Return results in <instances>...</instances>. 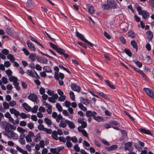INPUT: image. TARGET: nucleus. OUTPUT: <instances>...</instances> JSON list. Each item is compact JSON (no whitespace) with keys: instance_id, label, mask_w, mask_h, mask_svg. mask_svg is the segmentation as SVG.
I'll list each match as a JSON object with an SVG mask.
<instances>
[{"instance_id":"nucleus-52","label":"nucleus","mask_w":154,"mask_h":154,"mask_svg":"<svg viewBox=\"0 0 154 154\" xmlns=\"http://www.w3.org/2000/svg\"><path fill=\"white\" fill-rule=\"evenodd\" d=\"M63 119V117L60 114L58 115L56 118V121L58 123L60 122V120H61Z\"/></svg>"},{"instance_id":"nucleus-64","label":"nucleus","mask_w":154,"mask_h":154,"mask_svg":"<svg viewBox=\"0 0 154 154\" xmlns=\"http://www.w3.org/2000/svg\"><path fill=\"white\" fill-rule=\"evenodd\" d=\"M104 36L108 39H110L111 38L110 36L106 32H104L103 33Z\"/></svg>"},{"instance_id":"nucleus-35","label":"nucleus","mask_w":154,"mask_h":154,"mask_svg":"<svg viewBox=\"0 0 154 154\" xmlns=\"http://www.w3.org/2000/svg\"><path fill=\"white\" fill-rule=\"evenodd\" d=\"M7 57L8 59L10 60V61L12 62H13L15 60V58L14 57L13 55L11 54H8Z\"/></svg>"},{"instance_id":"nucleus-9","label":"nucleus","mask_w":154,"mask_h":154,"mask_svg":"<svg viewBox=\"0 0 154 154\" xmlns=\"http://www.w3.org/2000/svg\"><path fill=\"white\" fill-rule=\"evenodd\" d=\"M97 115V113L95 111H92L91 110H88L86 111V116L87 117H94Z\"/></svg>"},{"instance_id":"nucleus-41","label":"nucleus","mask_w":154,"mask_h":154,"mask_svg":"<svg viewBox=\"0 0 154 154\" xmlns=\"http://www.w3.org/2000/svg\"><path fill=\"white\" fill-rule=\"evenodd\" d=\"M49 44L51 47L53 49L55 50L56 51L57 48H58L57 45H55L51 42H49Z\"/></svg>"},{"instance_id":"nucleus-25","label":"nucleus","mask_w":154,"mask_h":154,"mask_svg":"<svg viewBox=\"0 0 154 154\" xmlns=\"http://www.w3.org/2000/svg\"><path fill=\"white\" fill-rule=\"evenodd\" d=\"M88 12L91 14H94L95 13L94 7L91 5L88 8Z\"/></svg>"},{"instance_id":"nucleus-46","label":"nucleus","mask_w":154,"mask_h":154,"mask_svg":"<svg viewBox=\"0 0 154 154\" xmlns=\"http://www.w3.org/2000/svg\"><path fill=\"white\" fill-rule=\"evenodd\" d=\"M38 106L37 105H35L32 108V112L33 113H36L37 112Z\"/></svg>"},{"instance_id":"nucleus-28","label":"nucleus","mask_w":154,"mask_h":154,"mask_svg":"<svg viewBox=\"0 0 154 154\" xmlns=\"http://www.w3.org/2000/svg\"><path fill=\"white\" fill-rule=\"evenodd\" d=\"M128 36L131 38H134L135 37V33L132 31H129L128 32Z\"/></svg>"},{"instance_id":"nucleus-62","label":"nucleus","mask_w":154,"mask_h":154,"mask_svg":"<svg viewBox=\"0 0 154 154\" xmlns=\"http://www.w3.org/2000/svg\"><path fill=\"white\" fill-rule=\"evenodd\" d=\"M21 85L23 88L24 89H26L27 88V85L24 82H21Z\"/></svg>"},{"instance_id":"nucleus-38","label":"nucleus","mask_w":154,"mask_h":154,"mask_svg":"<svg viewBox=\"0 0 154 154\" xmlns=\"http://www.w3.org/2000/svg\"><path fill=\"white\" fill-rule=\"evenodd\" d=\"M34 70H35L34 69H33L32 70H30L29 69H28L27 70V72L28 73V75L33 77L34 74Z\"/></svg>"},{"instance_id":"nucleus-32","label":"nucleus","mask_w":154,"mask_h":154,"mask_svg":"<svg viewBox=\"0 0 154 154\" xmlns=\"http://www.w3.org/2000/svg\"><path fill=\"white\" fill-rule=\"evenodd\" d=\"M94 119L96 120L97 122H100L102 121L103 120V118L100 116H96L94 117Z\"/></svg>"},{"instance_id":"nucleus-47","label":"nucleus","mask_w":154,"mask_h":154,"mask_svg":"<svg viewBox=\"0 0 154 154\" xmlns=\"http://www.w3.org/2000/svg\"><path fill=\"white\" fill-rule=\"evenodd\" d=\"M25 138H26V141L27 142H32V139L31 137L29 136L28 135H27L26 136H25Z\"/></svg>"},{"instance_id":"nucleus-33","label":"nucleus","mask_w":154,"mask_h":154,"mask_svg":"<svg viewBox=\"0 0 154 154\" xmlns=\"http://www.w3.org/2000/svg\"><path fill=\"white\" fill-rule=\"evenodd\" d=\"M78 106L82 110L84 111H87V108L86 107L84 106L81 103H79L78 104Z\"/></svg>"},{"instance_id":"nucleus-19","label":"nucleus","mask_w":154,"mask_h":154,"mask_svg":"<svg viewBox=\"0 0 154 154\" xmlns=\"http://www.w3.org/2000/svg\"><path fill=\"white\" fill-rule=\"evenodd\" d=\"M65 121L66 124L68 125L69 127L72 129H73L75 128V126L73 122H71L67 119L65 120Z\"/></svg>"},{"instance_id":"nucleus-15","label":"nucleus","mask_w":154,"mask_h":154,"mask_svg":"<svg viewBox=\"0 0 154 154\" xmlns=\"http://www.w3.org/2000/svg\"><path fill=\"white\" fill-rule=\"evenodd\" d=\"M146 36L147 38L151 41L153 37V34L151 31H148L146 33Z\"/></svg>"},{"instance_id":"nucleus-44","label":"nucleus","mask_w":154,"mask_h":154,"mask_svg":"<svg viewBox=\"0 0 154 154\" xmlns=\"http://www.w3.org/2000/svg\"><path fill=\"white\" fill-rule=\"evenodd\" d=\"M109 123L111 125H115L118 126H120V124H119V122L115 120L110 122Z\"/></svg>"},{"instance_id":"nucleus-59","label":"nucleus","mask_w":154,"mask_h":154,"mask_svg":"<svg viewBox=\"0 0 154 154\" xmlns=\"http://www.w3.org/2000/svg\"><path fill=\"white\" fill-rule=\"evenodd\" d=\"M9 105L11 106H15L16 104V102L14 100H12L9 103Z\"/></svg>"},{"instance_id":"nucleus-5","label":"nucleus","mask_w":154,"mask_h":154,"mask_svg":"<svg viewBox=\"0 0 154 154\" xmlns=\"http://www.w3.org/2000/svg\"><path fill=\"white\" fill-rule=\"evenodd\" d=\"M143 90L146 92L147 95L154 99V93L151 89L149 88H143Z\"/></svg>"},{"instance_id":"nucleus-23","label":"nucleus","mask_w":154,"mask_h":154,"mask_svg":"<svg viewBox=\"0 0 154 154\" xmlns=\"http://www.w3.org/2000/svg\"><path fill=\"white\" fill-rule=\"evenodd\" d=\"M26 5L27 7H32L34 6L35 3L32 0H29L26 2Z\"/></svg>"},{"instance_id":"nucleus-61","label":"nucleus","mask_w":154,"mask_h":154,"mask_svg":"<svg viewBox=\"0 0 154 154\" xmlns=\"http://www.w3.org/2000/svg\"><path fill=\"white\" fill-rule=\"evenodd\" d=\"M59 100L60 101H63L66 99V96L64 95L60 96L59 98Z\"/></svg>"},{"instance_id":"nucleus-45","label":"nucleus","mask_w":154,"mask_h":154,"mask_svg":"<svg viewBox=\"0 0 154 154\" xmlns=\"http://www.w3.org/2000/svg\"><path fill=\"white\" fill-rule=\"evenodd\" d=\"M120 41L124 44L126 43V41L124 37L122 36H120L119 37Z\"/></svg>"},{"instance_id":"nucleus-34","label":"nucleus","mask_w":154,"mask_h":154,"mask_svg":"<svg viewBox=\"0 0 154 154\" xmlns=\"http://www.w3.org/2000/svg\"><path fill=\"white\" fill-rule=\"evenodd\" d=\"M97 94H99L100 96L105 99H108V97L107 95L102 92H97Z\"/></svg>"},{"instance_id":"nucleus-36","label":"nucleus","mask_w":154,"mask_h":154,"mask_svg":"<svg viewBox=\"0 0 154 154\" xmlns=\"http://www.w3.org/2000/svg\"><path fill=\"white\" fill-rule=\"evenodd\" d=\"M102 8L103 10H108L110 9V7L107 3V4H103L102 5Z\"/></svg>"},{"instance_id":"nucleus-6","label":"nucleus","mask_w":154,"mask_h":154,"mask_svg":"<svg viewBox=\"0 0 154 154\" xmlns=\"http://www.w3.org/2000/svg\"><path fill=\"white\" fill-rule=\"evenodd\" d=\"M71 87L73 91L78 92H79L81 90L80 87L76 83H72L71 84Z\"/></svg>"},{"instance_id":"nucleus-14","label":"nucleus","mask_w":154,"mask_h":154,"mask_svg":"<svg viewBox=\"0 0 154 154\" xmlns=\"http://www.w3.org/2000/svg\"><path fill=\"white\" fill-rule=\"evenodd\" d=\"M118 148V146L116 144L113 145L110 147H106L105 149L108 151H110L116 149Z\"/></svg>"},{"instance_id":"nucleus-58","label":"nucleus","mask_w":154,"mask_h":154,"mask_svg":"<svg viewBox=\"0 0 154 154\" xmlns=\"http://www.w3.org/2000/svg\"><path fill=\"white\" fill-rule=\"evenodd\" d=\"M58 139L60 142H63V143H65L66 141L65 137L63 136L59 137Z\"/></svg>"},{"instance_id":"nucleus-7","label":"nucleus","mask_w":154,"mask_h":154,"mask_svg":"<svg viewBox=\"0 0 154 154\" xmlns=\"http://www.w3.org/2000/svg\"><path fill=\"white\" fill-rule=\"evenodd\" d=\"M132 145L133 143L131 142H128L125 143V150H128L129 151H132L131 148Z\"/></svg>"},{"instance_id":"nucleus-53","label":"nucleus","mask_w":154,"mask_h":154,"mask_svg":"<svg viewBox=\"0 0 154 154\" xmlns=\"http://www.w3.org/2000/svg\"><path fill=\"white\" fill-rule=\"evenodd\" d=\"M22 51L26 56L29 55L30 54V53L25 48H23Z\"/></svg>"},{"instance_id":"nucleus-21","label":"nucleus","mask_w":154,"mask_h":154,"mask_svg":"<svg viewBox=\"0 0 154 154\" xmlns=\"http://www.w3.org/2000/svg\"><path fill=\"white\" fill-rule=\"evenodd\" d=\"M131 44L133 47V48L135 49L136 52H137L138 50V47L136 42L134 40L132 41L131 42Z\"/></svg>"},{"instance_id":"nucleus-63","label":"nucleus","mask_w":154,"mask_h":154,"mask_svg":"<svg viewBox=\"0 0 154 154\" xmlns=\"http://www.w3.org/2000/svg\"><path fill=\"white\" fill-rule=\"evenodd\" d=\"M41 138V137L40 135V134H39L37 136V137L34 139V141L35 142H38L39 141V140H40Z\"/></svg>"},{"instance_id":"nucleus-42","label":"nucleus","mask_w":154,"mask_h":154,"mask_svg":"<svg viewBox=\"0 0 154 154\" xmlns=\"http://www.w3.org/2000/svg\"><path fill=\"white\" fill-rule=\"evenodd\" d=\"M56 107L59 111L62 112V108L59 103H58L56 104Z\"/></svg>"},{"instance_id":"nucleus-43","label":"nucleus","mask_w":154,"mask_h":154,"mask_svg":"<svg viewBox=\"0 0 154 154\" xmlns=\"http://www.w3.org/2000/svg\"><path fill=\"white\" fill-rule=\"evenodd\" d=\"M9 78L11 82L13 81V82L16 80V79H17V77L14 76L12 75L10 76L9 77Z\"/></svg>"},{"instance_id":"nucleus-17","label":"nucleus","mask_w":154,"mask_h":154,"mask_svg":"<svg viewBox=\"0 0 154 154\" xmlns=\"http://www.w3.org/2000/svg\"><path fill=\"white\" fill-rule=\"evenodd\" d=\"M141 14L143 18L144 19H146L149 16V13L146 10H143Z\"/></svg>"},{"instance_id":"nucleus-51","label":"nucleus","mask_w":154,"mask_h":154,"mask_svg":"<svg viewBox=\"0 0 154 154\" xmlns=\"http://www.w3.org/2000/svg\"><path fill=\"white\" fill-rule=\"evenodd\" d=\"M73 148L77 152H79L80 151V148L77 144L74 146Z\"/></svg>"},{"instance_id":"nucleus-30","label":"nucleus","mask_w":154,"mask_h":154,"mask_svg":"<svg viewBox=\"0 0 154 154\" xmlns=\"http://www.w3.org/2000/svg\"><path fill=\"white\" fill-rule=\"evenodd\" d=\"M36 57V55L35 54L32 53L30 55L29 57L31 59L32 62H33L35 60Z\"/></svg>"},{"instance_id":"nucleus-13","label":"nucleus","mask_w":154,"mask_h":154,"mask_svg":"<svg viewBox=\"0 0 154 154\" xmlns=\"http://www.w3.org/2000/svg\"><path fill=\"white\" fill-rule=\"evenodd\" d=\"M104 81L106 85H107L109 88L112 89H115L116 88L115 86L112 84V83L107 80H104Z\"/></svg>"},{"instance_id":"nucleus-12","label":"nucleus","mask_w":154,"mask_h":154,"mask_svg":"<svg viewBox=\"0 0 154 154\" xmlns=\"http://www.w3.org/2000/svg\"><path fill=\"white\" fill-rule=\"evenodd\" d=\"M140 131L142 133H144L145 134L152 136L153 134L151 132L150 130L146 129L145 128H140Z\"/></svg>"},{"instance_id":"nucleus-2","label":"nucleus","mask_w":154,"mask_h":154,"mask_svg":"<svg viewBox=\"0 0 154 154\" xmlns=\"http://www.w3.org/2000/svg\"><path fill=\"white\" fill-rule=\"evenodd\" d=\"M14 125H11L9 123H7L5 127V131L3 132V134H4L5 133L8 132V131L11 130V129H13L14 130L16 129V127H15L14 128H13Z\"/></svg>"},{"instance_id":"nucleus-1","label":"nucleus","mask_w":154,"mask_h":154,"mask_svg":"<svg viewBox=\"0 0 154 154\" xmlns=\"http://www.w3.org/2000/svg\"><path fill=\"white\" fill-rule=\"evenodd\" d=\"M56 51L59 54L63 55L64 57L66 59L69 57V55L65 53L66 51L64 49L58 47L56 50Z\"/></svg>"},{"instance_id":"nucleus-56","label":"nucleus","mask_w":154,"mask_h":154,"mask_svg":"<svg viewBox=\"0 0 154 154\" xmlns=\"http://www.w3.org/2000/svg\"><path fill=\"white\" fill-rule=\"evenodd\" d=\"M54 77L57 80L59 79V74L57 72H55Z\"/></svg>"},{"instance_id":"nucleus-3","label":"nucleus","mask_w":154,"mask_h":154,"mask_svg":"<svg viewBox=\"0 0 154 154\" xmlns=\"http://www.w3.org/2000/svg\"><path fill=\"white\" fill-rule=\"evenodd\" d=\"M107 3L110 7V9H115L117 8V4L114 0H108Z\"/></svg>"},{"instance_id":"nucleus-20","label":"nucleus","mask_w":154,"mask_h":154,"mask_svg":"<svg viewBox=\"0 0 154 154\" xmlns=\"http://www.w3.org/2000/svg\"><path fill=\"white\" fill-rule=\"evenodd\" d=\"M22 106L25 110L28 111H30L32 109L31 107L26 103H23Z\"/></svg>"},{"instance_id":"nucleus-40","label":"nucleus","mask_w":154,"mask_h":154,"mask_svg":"<svg viewBox=\"0 0 154 154\" xmlns=\"http://www.w3.org/2000/svg\"><path fill=\"white\" fill-rule=\"evenodd\" d=\"M45 122L46 124L48 125H51L52 124L51 122L48 118H46L44 119Z\"/></svg>"},{"instance_id":"nucleus-55","label":"nucleus","mask_w":154,"mask_h":154,"mask_svg":"<svg viewBox=\"0 0 154 154\" xmlns=\"http://www.w3.org/2000/svg\"><path fill=\"white\" fill-rule=\"evenodd\" d=\"M45 132L47 133L50 134L52 133V130L50 128H45V129H44V131Z\"/></svg>"},{"instance_id":"nucleus-57","label":"nucleus","mask_w":154,"mask_h":154,"mask_svg":"<svg viewBox=\"0 0 154 154\" xmlns=\"http://www.w3.org/2000/svg\"><path fill=\"white\" fill-rule=\"evenodd\" d=\"M2 53L5 55H7L8 54L9 51L8 50L6 49H4L2 51Z\"/></svg>"},{"instance_id":"nucleus-39","label":"nucleus","mask_w":154,"mask_h":154,"mask_svg":"<svg viewBox=\"0 0 154 154\" xmlns=\"http://www.w3.org/2000/svg\"><path fill=\"white\" fill-rule=\"evenodd\" d=\"M134 62L138 66L139 68H141L142 66V63L138 60L135 61L133 60Z\"/></svg>"},{"instance_id":"nucleus-49","label":"nucleus","mask_w":154,"mask_h":154,"mask_svg":"<svg viewBox=\"0 0 154 154\" xmlns=\"http://www.w3.org/2000/svg\"><path fill=\"white\" fill-rule=\"evenodd\" d=\"M3 105L4 107L6 109H8L9 108V104L6 101L3 103Z\"/></svg>"},{"instance_id":"nucleus-27","label":"nucleus","mask_w":154,"mask_h":154,"mask_svg":"<svg viewBox=\"0 0 154 154\" xmlns=\"http://www.w3.org/2000/svg\"><path fill=\"white\" fill-rule=\"evenodd\" d=\"M43 70L45 72L50 73L52 72V70L48 66H46L43 68Z\"/></svg>"},{"instance_id":"nucleus-22","label":"nucleus","mask_w":154,"mask_h":154,"mask_svg":"<svg viewBox=\"0 0 154 154\" xmlns=\"http://www.w3.org/2000/svg\"><path fill=\"white\" fill-rule=\"evenodd\" d=\"M13 29L12 28H10L9 26H7L6 29V32L10 35H11L13 34Z\"/></svg>"},{"instance_id":"nucleus-16","label":"nucleus","mask_w":154,"mask_h":154,"mask_svg":"<svg viewBox=\"0 0 154 154\" xmlns=\"http://www.w3.org/2000/svg\"><path fill=\"white\" fill-rule=\"evenodd\" d=\"M76 36L78 38H79L81 40L84 41H85V39H86L85 38L83 35L80 33L78 31H76L75 32Z\"/></svg>"},{"instance_id":"nucleus-24","label":"nucleus","mask_w":154,"mask_h":154,"mask_svg":"<svg viewBox=\"0 0 154 154\" xmlns=\"http://www.w3.org/2000/svg\"><path fill=\"white\" fill-rule=\"evenodd\" d=\"M14 133V131H13L11 130L8 131V132L5 133L4 134L5 136H7L8 138H11L13 137V134Z\"/></svg>"},{"instance_id":"nucleus-26","label":"nucleus","mask_w":154,"mask_h":154,"mask_svg":"<svg viewBox=\"0 0 154 154\" xmlns=\"http://www.w3.org/2000/svg\"><path fill=\"white\" fill-rule=\"evenodd\" d=\"M57 131H53L51 135L52 137L56 140H57L58 139L57 136Z\"/></svg>"},{"instance_id":"nucleus-60","label":"nucleus","mask_w":154,"mask_h":154,"mask_svg":"<svg viewBox=\"0 0 154 154\" xmlns=\"http://www.w3.org/2000/svg\"><path fill=\"white\" fill-rule=\"evenodd\" d=\"M38 128L39 130H43L44 131L45 129L44 125L42 124L39 125L38 126Z\"/></svg>"},{"instance_id":"nucleus-31","label":"nucleus","mask_w":154,"mask_h":154,"mask_svg":"<svg viewBox=\"0 0 154 154\" xmlns=\"http://www.w3.org/2000/svg\"><path fill=\"white\" fill-rule=\"evenodd\" d=\"M66 123L65 121V120L64 121H63L62 120H61L60 121V123L59 124V126L60 127H62L63 128H64L66 127Z\"/></svg>"},{"instance_id":"nucleus-50","label":"nucleus","mask_w":154,"mask_h":154,"mask_svg":"<svg viewBox=\"0 0 154 154\" xmlns=\"http://www.w3.org/2000/svg\"><path fill=\"white\" fill-rule=\"evenodd\" d=\"M69 95L71 98L72 99V100H74L75 99L74 93L72 91H70L69 92Z\"/></svg>"},{"instance_id":"nucleus-48","label":"nucleus","mask_w":154,"mask_h":154,"mask_svg":"<svg viewBox=\"0 0 154 154\" xmlns=\"http://www.w3.org/2000/svg\"><path fill=\"white\" fill-rule=\"evenodd\" d=\"M85 42L86 43H87L91 47H93V46H94L96 47H97L96 45H95L92 44L91 42L88 41L87 39H85Z\"/></svg>"},{"instance_id":"nucleus-54","label":"nucleus","mask_w":154,"mask_h":154,"mask_svg":"<svg viewBox=\"0 0 154 154\" xmlns=\"http://www.w3.org/2000/svg\"><path fill=\"white\" fill-rule=\"evenodd\" d=\"M39 145L41 148H43L45 146V142L44 140H42L40 141Z\"/></svg>"},{"instance_id":"nucleus-11","label":"nucleus","mask_w":154,"mask_h":154,"mask_svg":"<svg viewBox=\"0 0 154 154\" xmlns=\"http://www.w3.org/2000/svg\"><path fill=\"white\" fill-rule=\"evenodd\" d=\"M44 105H45V106L48 108L47 109V111L48 113V114H51L52 112V106L51 105L48 104L46 103L45 101H44L43 102Z\"/></svg>"},{"instance_id":"nucleus-8","label":"nucleus","mask_w":154,"mask_h":154,"mask_svg":"<svg viewBox=\"0 0 154 154\" xmlns=\"http://www.w3.org/2000/svg\"><path fill=\"white\" fill-rule=\"evenodd\" d=\"M25 137V134H20L19 138L18 139V141L22 145H24L26 143V141L24 139Z\"/></svg>"},{"instance_id":"nucleus-37","label":"nucleus","mask_w":154,"mask_h":154,"mask_svg":"<svg viewBox=\"0 0 154 154\" xmlns=\"http://www.w3.org/2000/svg\"><path fill=\"white\" fill-rule=\"evenodd\" d=\"M125 52L129 57H131L132 53L130 51V50L126 48H125L124 49Z\"/></svg>"},{"instance_id":"nucleus-10","label":"nucleus","mask_w":154,"mask_h":154,"mask_svg":"<svg viewBox=\"0 0 154 154\" xmlns=\"http://www.w3.org/2000/svg\"><path fill=\"white\" fill-rule=\"evenodd\" d=\"M26 43L29 49L32 51H35L36 50L34 44L29 40L26 41Z\"/></svg>"},{"instance_id":"nucleus-18","label":"nucleus","mask_w":154,"mask_h":154,"mask_svg":"<svg viewBox=\"0 0 154 154\" xmlns=\"http://www.w3.org/2000/svg\"><path fill=\"white\" fill-rule=\"evenodd\" d=\"M29 38L32 41L36 43L38 45L41 46L42 48H44V47L40 42L38 41L35 38L33 37L31 35L29 36Z\"/></svg>"},{"instance_id":"nucleus-4","label":"nucleus","mask_w":154,"mask_h":154,"mask_svg":"<svg viewBox=\"0 0 154 154\" xmlns=\"http://www.w3.org/2000/svg\"><path fill=\"white\" fill-rule=\"evenodd\" d=\"M28 99L34 102H37L38 100V96L35 94H30L27 97Z\"/></svg>"},{"instance_id":"nucleus-29","label":"nucleus","mask_w":154,"mask_h":154,"mask_svg":"<svg viewBox=\"0 0 154 154\" xmlns=\"http://www.w3.org/2000/svg\"><path fill=\"white\" fill-rule=\"evenodd\" d=\"M80 101L83 104L87 105L89 104V102L87 99H84L82 97H80Z\"/></svg>"}]
</instances>
